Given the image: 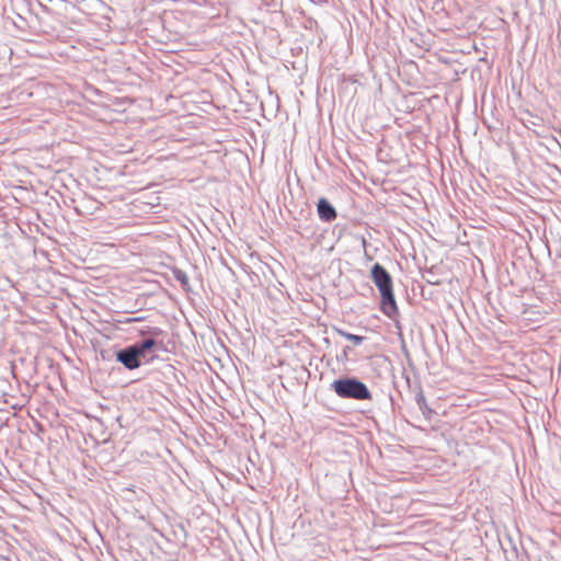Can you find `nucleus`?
<instances>
[{
	"label": "nucleus",
	"mask_w": 561,
	"mask_h": 561,
	"mask_svg": "<svg viewBox=\"0 0 561 561\" xmlns=\"http://www.w3.org/2000/svg\"><path fill=\"white\" fill-rule=\"evenodd\" d=\"M319 217L324 221H332L336 218L334 207L325 199L320 198L317 205Z\"/></svg>",
	"instance_id": "39448f33"
},
{
	"label": "nucleus",
	"mask_w": 561,
	"mask_h": 561,
	"mask_svg": "<svg viewBox=\"0 0 561 561\" xmlns=\"http://www.w3.org/2000/svg\"><path fill=\"white\" fill-rule=\"evenodd\" d=\"M150 334L152 336H160L162 331L159 328H150L148 331H142L141 334Z\"/></svg>",
	"instance_id": "6e6552de"
},
{
	"label": "nucleus",
	"mask_w": 561,
	"mask_h": 561,
	"mask_svg": "<svg viewBox=\"0 0 561 561\" xmlns=\"http://www.w3.org/2000/svg\"><path fill=\"white\" fill-rule=\"evenodd\" d=\"M380 309L390 319H396L399 314V309L394 299L393 287L380 291Z\"/></svg>",
	"instance_id": "f03ea898"
},
{
	"label": "nucleus",
	"mask_w": 561,
	"mask_h": 561,
	"mask_svg": "<svg viewBox=\"0 0 561 561\" xmlns=\"http://www.w3.org/2000/svg\"><path fill=\"white\" fill-rule=\"evenodd\" d=\"M339 334L341 336H343L344 339L353 342L354 344H360L364 340L363 336L360 335H356V334H352V333H348V332H345V331H339Z\"/></svg>",
	"instance_id": "0eeeda50"
},
{
	"label": "nucleus",
	"mask_w": 561,
	"mask_h": 561,
	"mask_svg": "<svg viewBox=\"0 0 561 561\" xmlns=\"http://www.w3.org/2000/svg\"><path fill=\"white\" fill-rule=\"evenodd\" d=\"M332 389L341 398H351L356 400L371 399V393L366 385L354 378L337 379L333 381Z\"/></svg>",
	"instance_id": "f257e3e1"
},
{
	"label": "nucleus",
	"mask_w": 561,
	"mask_h": 561,
	"mask_svg": "<svg viewBox=\"0 0 561 561\" xmlns=\"http://www.w3.org/2000/svg\"><path fill=\"white\" fill-rule=\"evenodd\" d=\"M156 342L153 339L145 340L140 345H136L135 348L139 351V355H142L145 351L150 350L154 346Z\"/></svg>",
	"instance_id": "423d86ee"
},
{
	"label": "nucleus",
	"mask_w": 561,
	"mask_h": 561,
	"mask_svg": "<svg viewBox=\"0 0 561 561\" xmlns=\"http://www.w3.org/2000/svg\"><path fill=\"white\" fill-rule=\"evenodd\" d=\"M371 279L379 293L393 287L390 274L379 263H376L371 268Z\"/></svg>",
	"instance_id": "7ed1b4c3"
},
{
	"label": "nucleus",
	"mask_w": 561,
	"mask_h": 561,
	"mask_svg": "<svg viewBox=\"0 0 561 561\" xmlns=\"http://www.w3.org/2000/svg\"><path fill=\"white\" fill-rule=\"evenodd\" d=\"M135 321H140V318L127 319L126 323H130V322H135Z\"/></svg>",
	"instance_id": "1a4fd4ad"
},
{
	"label": "nucleus",
	"mask_w": 561,
	"mask_h": 561,
	"mask_svg": "<svg viewBox=\"0 0 561 561\" xmlns=\"http://www.w3.org/2000/svg\"><path fill=\"white\" fill-rule=\"evenodd\" d=\"M139 351L131 346L125 351H122L117 355V359L128 369H135L139 367Z\"/></svg>",
	"instance_id": "20e7f679"
}]
</instances>
